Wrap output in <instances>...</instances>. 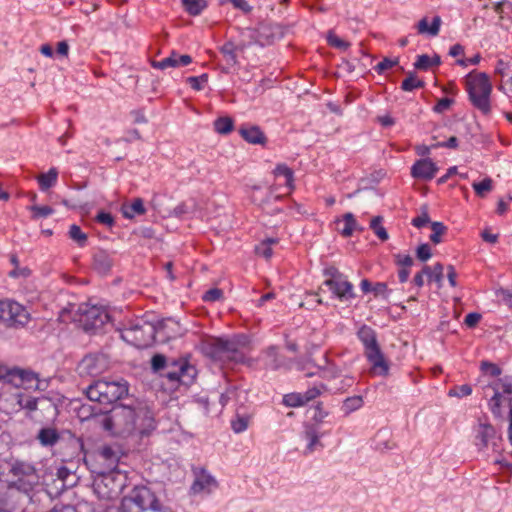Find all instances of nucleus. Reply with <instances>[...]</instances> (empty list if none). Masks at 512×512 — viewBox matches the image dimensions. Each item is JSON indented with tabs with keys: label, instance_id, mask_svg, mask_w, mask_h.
<instances>
[{
	"label": "nucleus",
	"instance_id": "1",
	"mask_svg": "<svg viewBox=\"0 0 512 512\" xmlns=\"http://www.w3.org/2000/svg\"><path fill=\"white\" fill-rule=\"evenodd\" d=\"M99 424L111 434L122 437L134 433L147 436L155 429L153 413L148 408L121 404L102 415Z\"/></svg>",
	"mask_w": 512,
	"mask_h": 512
},
{
	"label": "nucleus",
	"instance_id": "2",
	"mask_svg": "<svg viewBox=\"0 0 512 512\" xmlns=\"http://www.w3.org/2000/svg\"><path fill=\"white\" fill-rule=\"evenodd\" d=\"M151 369L160 377L166 378L172 386L189 385L196 376V368L186 360L168 358L163 354H155L151 358Z\"/></svg>",
	"mask_w": 512,
	"mask_h": 512
},
{
	"label": "nucleus",
	"instance_id": "3",
	"mask_svg": "<svg viewBox=\"0 0 512 512\" xmlns=\"http://www.w3.org/2000/svg\"><path fill=\"white\" fill-rule=\"evenodd\" d=\"M108 512H174L165 506L156 493L147 486L134 487L128 496H125L120 505Z\"/></svg>",
	"mask_w": 512,
	"mask_h": 512
},
{
	"label": "nucleus",
	"instance_id": "4",
	"mask_svg": "<svg viewBox=\"0 0 512 512\" xmlns=\"http://www.w3.org/2000/svg\"><path fill=\"white\" fill-rule=\"evenodd\" d=\"M466 91L472 105L483 115L491 113L490 95L492 84L489 76L484 72L471 71L466 76Z\"/></svg>",
	"mask_w": 512,
	"mask_h": 512
},
{
	"label": "nucleus",
	"instance_id": "5",
	"mask_svg": "<svg viewBox=\"0 0 512 512\" xmlns=\"http://www.w3.org/2000/svg\"><path fill=\"white\" fill-rule=\"evenodd\" d=\"M128 383L124 379L107 381L100 379L91 383L85 394L90 401L100 404H112L128 395Z\"/></svg>",
	"mask_w": 512,
	"mask_h": 512
},
{
	"label": "nucleus",
	"instance_id": "6",
	"mask_svg": "<svg viewBox=\"0 0 512 512\" xmlns=\"http://www.w3.org/2000/svg\"><path fill=\"white\" fill-rule=\"evenodd\" d=\"M357 336L364 346V353L371 364L373 373L387 376L389 374V363L381 351L375 330L367 325H362L357 332Z\"/></svg>",
	"mask_w": 512,
	"mask_h": 512
},
{
	"label": "nucleus",
	"instance_id": "7",
	"mask_svg": "<svg viewBox=\"0 0 512 512\" xmlns=\"http://www.w3.org/2000/svg\"><path fill=\"white\" fill-rule=\"evenodd\" d=\"M98 474L93 487L100 499L111 500L117 498L125 487V476L119 471L104 472L103 470H92Z\"/></svg>",
	"mask_w": 512,
	"mask_h": 512
},
{
	"label": "nucleus",
	"instance_id": "8",
	"mask_svg": "<svg viewBox=\"0 0 512 512\" xmlns=\"http://www.w3.org/2000/svg\"><path fill=\"white\" fill-rule=\"evenodd\" d=\"M157 334L156 326L144 320H137L124 328L121 337L131 345L143 349L150 346Z\"/></svg>",
	"mask_w": 512,
	"mask_h": 512
},
{
	"label": "nucleus",
	"instance_id": "9",
	"mask_svg": "<svg viewBox=\"0 0 512 512\" xmlns=\"http://www.w3.org/2000/svg\"><path fill=\"white\" fill-rule=\"evenodd\" d=\"M275 191L276 189L273 186L268 189L254 186L251 193V200L268 215L283 213L284 207L281 204L283 197L276 194Z\"/></svg>",
	"mask_w": 512,
	"mask_h": 512
},
{
	"label": "nucleus",
	"instance_id": "10",
	"mask_svg": "<svg viewBox=\"0 0 512 512\" xmlns=\"http://www.w3.org/2000/svg\"><path fill=\"white\" fill-rule=\"evenodd\" d=\"M29 321L24 306L12 300H0V322L8 327H22Z\"/></svg>",
	"mask_w": 512,
	"mask_h": 512
},
{
	"label": "nucleus",
	"instance_id": "11",
	"mask_svg": "<svg viewBox=\"0 0 512 512\" xmlns=\"http://www.w3.org/2000/svg\"><path fill=\"white\" fill-rule=\"evenodd\" d=\"M288 29V26L278 23H260L256 29L251 30L250 38L255 44L266 46L284 37Z\"/></svg>",
	"mask_w": 512,
	"mask_h": 512
},
{
	"label": "nucleus",
	"instance_id": "12",
	"mask_svg": "<svg viewBox=\"0 0 512 512\" xmlns=\"http://www.w3.org/2000/svg\"><path fill=\"white\" fill-rule=\"evenodd\" d=\"M79 312V322L86 332H95L101 329L110 318L103 308L97 306H81Z\"/></svg>",
	"mask_w": 512,
	"mask_h": 512
},
{
	"label": "nucleus",
	"instance_id": "13",
	"mask_svg": "<svg viewBox=\"0 0 512 512\" xmlns=\"http://www.w3.org/2000/svg\"><path fill=\"white\" fill-rule=\"evenodd\" d=\"M121 450L118 446L103 445L95 452L97 466L92 470H103L104 472L117 471L121 458Z\"/></svg>",
	"mask_w": 512,
	"mask_h": 512
},
{
	"label": "nucleus",
	"instance_id": "14",
	"mask_svg": "<svg viewBox=\"0 0 512 512\" xmlns=\"http://www.w3.org/2000/svg\"><path fill=\"white\" fill-rule=\"evenodd\" d=\"M109 368L108 358L103 354L86 355L78 364L77 371L80 376L96 377Z\"/></svg>",
	"mask_w": 512,
	"mask_h": 512
},
{
	"label": "nucleus",
	"instance_id": "15",
	"mask_svg": "<svg viewBox=\"0 0 512 512\" xmlns=\"http://www.w3.org/2000/svg\"><path fill=\"white\" fill-rule=\"evenodd\" d=\"M9 473L16 479V482L25 489L27 487L32 488L39 481L35 467L24 461H14L10 466Z\"/></svg>",
	"mask_w": 512,
	"mask_h": 512
},
{
	"label": "nucleus",
	"instance_id": "16",
	"mask_svg": "<svg viewBox=\"0 0 512 512\" xmlns=\"http://www.w3.org/2000/svg\"><path fill=\"white\" fill-rule=\"evenodd\" d=\"M211 355L214 358H228L235 362L243 359L242 353L238 350V343L232 339L214 338L210 343Z\"/></svg>",
	"mask_w": 512,
	"mask_h": 512
},
{
	"label": "nucleus",
	"instance_id": "17",
	"mask_svg": "<svg viewBox=\"0 0 512 512\" xmlns=\"http://www.w3.org/2000/svg\"><path fill=\"white\" fill-rule=\"evenodd\" d=\"M323 284L341 302H347L356 297L352 283L345 276L338 280H325Z\"/></svg>",
	"mask_w": 512,
	"mask_h": 512
},
{
	"label": "nucleus",
	"instance_id": "18",
	"mask_svg": "<svg viewBox=\"0 0 512 512\" xmlns=\"http://www.w3.org/2000/svg\"><path fill=\"white\" fill-rule=\"evenodd\" d=\"M114 263L113 253L107 250L97 249L92 255V269L100 276L108 275Z\"/></svg>",
	"mask_w": 512,
	"mask_h": 512
},
{
	"label": "nucleus",
	"instance_id": "19",
	"mask_svg": "<svg viewBox=\"0 0 512 512\" xmlns=\"http://www.w3.org/2000/svg\"><path fill=\"white\" fill-rule=\"evenodd\" d=\"M192 63V57L187 54L180 55L173 50L170 55L160 61H151V66L155 69L165 70L170 67L187 66Z\"/></svg>",
	"mask_w": 512,
	"mask_h": 512
},
{
	"label": "nucleus",
	"instance_id": "20",
	"mask_svg": "<svg viewBox=\"0 0 512 512\" xmlns=\"http://www.w3.org/2000/svg\"><path fill=\"white\" fill-rule=\"evenodd\" d=\"M438 168L436 164L429 158L420 159L414 163L411 168V175L414 178L422 180H431L434 178Z\"/></svg>",
	"mask_w": 512,
	"mask_h": 512
},
{
	"label": "nucleus",
	"instance_id": "21",
	"mask_svg": "<svg viewBox=\"0 0 512 512\" xmlns=\"http://www.w3.org/2000/svg\"><path fill=\"white\" fill-rule=\"evenodd\" d=\"M239 134L241 137L248 143L253 145H265L267 142V137L260 129L259 126L256 125H242L239 130Z\"/></svg>",
	"mask_w": 512,
	"mask_h": 512
},
{
	"label": "nucleus",
	"instance_id": "22",
	"mask_svg": "<svg viewBox=\"0 0 512 512\" xmlns=\"http://www.w3.org/2000/svg\"><path fill=\"white\" fill-rule=\"evenodd\" d=\"M495 437V429L491 424L480 423L475 428V445L479 450H483L488 447L491 439Z\"/></svg>",
	"mask_w": 512,
	"mask_h": 512
},
{
	"label": "nucleus",
	"instance_id": "23",
	"mask_svg": "<svg viewBox=\"0 0 512 512\" xmlns=\"http://www.w3.org/2000/svg\"><path fill=\"white\" fill-rule=\"evenodd\" d=\"M219 50L227 64V67H222L221 71L227 74L229 73L230 66L238 64V47H236V44L233 41H227L219 48Z\"/></svg>",
	"mask_w": 512,
	"mask_h": 512
},
{
	"label": "nucleus",
	"instance_id": "24",
	"mask_svg": "<svg viewBox=\"0 0 512 512\" xmlns=\"http://www.w3.org/2000/svg\"><path fill=\"white\" fill-rule=\"evenodd\" d=\"M442 20L440 16H434L431 24L427 17H423L416 25L419 34L435 37L439 34Z\"/></svg>",
	"mask_w": 512,
	"mask_h": 512
},
{
	"label": "nucleus",
	"instance_id": "25",
	"mask_svg": "<svg viewBox=\"0 0 512 512\" xmlns=\"http://www.w3.org/2000/svg\"><path fill=\"white\" fill-rule=\"evenodd\" d=\"M216 485L215 479L202 469L197 475L196 479L191 487L194 493L203 491L210 492L211 488Z\"/></svg>",
	"mask_w": 512,
	"mask_h": 512
},
{
	"label": "nucleus",
	"instance_id": "26",
	"mask_svg": "<svg viewBox=\"0 0 512 512\" xmlns=\"http://www.w3.org/2000/svg\"><path fill=\"white\" fill-rule=\"evenodd\" d=\"M156 329L157 333H163L167 339L175 338L181 333L179 323L172 318L162 320Z\"/></svg>",
	"mask_w": 512,
	"mask_h": 512
},
{
	"label": "nucleus",
	"instance_id": "27",
	"mask_svg": "<svg viewBox=\"0 0 512 512\" xmlns=\"http://www.w3.org/2000/svg\"><path fill=\"white\" fill-rule=\"evenodd\" d=\"M58 179V170L55 167L49 169L47 173H41L37 176L39 187L42 191H47L53 187Z\"/></svg>",
	"mask_w": 512,
	"mask_h": 512
},
{
	"label": "nucleus",
	"instance_id": "28",
	"mask_svg": "<svg viewBox=\"0 0 512 512\" xmlns=\"http://www.w3.org/2000/svg\"><path fill=\"white\" fill-rule=\"evenodd\" d=\"M495 12L499 15L501 26H505V21H512V3L506 0L497 2L494 5Z\"/></svg>",
	"mask_w": 512,
	"mask_h": 512
},
{
	"label": "nucleus",
	"instance_id": "29",
	"mask_svg": "<svg viewBox=\"0 0 512 512\" xmlns=\"http://www.w3.org/2000/svg\"><path fill=\"white\" fill-rule=\"evenodd\" d=\"M273 174L276 177L283 176L285 178V186L289 189V191L294 189V172L286 164H277L273 170Z\"/></svg>",
	"mask_w": 512,
	"mask_h": 512
},
{
	"label": "nucleus",
	"instance_id": "30",
	"mask_svg": "<svg viewBox=\"0 0 512 512\" xmlns=\"http://www.w3.org/2000/svg\"><path fill=\"white\" fill-rule=\"evenodd\" d=\"M343 227L337 228L338 231L341 233L344 237H350L355 229H357V221L354 217V215L350 212L343 215ZM336 223L339 225L341 223V220H337Z\"/></svg>",
	"mask_w": 512,
	"mask_h": 512
},
{
	"label": "nucleus",
	"instance_id": "31",
	"mask_svg": "<svg viewBox=\"0 0 512 512\" xmlns=\"http://www.w3.org/2000/svg\"><path fill=\"white\" fill-rule=\"evenodd\" d=\"M188 14L198 16L208 6L206 0H181Z\"/></svg>",
	"mask_w": 512,
	"mask_h": 512
},
{
	"label": "nucleus",
	"instance_id": "32",
	"mask_svg": "<svg viewBox=\"0 0 512 512\" xmlns=\"http://www.w3.org/2000/svg\"><path fill=\"white\" fill-rule=\"evenodd\" d=\"M37 439L43 446H52L59 440V434L53 428H43L39 431Z\"/></svg>",
	"mask_w": 512,
	"mask_h": 512
},
{
	"label": "nucleus",
	"instance_id": "33",
	"mask_svg": "<svg viewBox=\"0 0 512 512\" xmlns=\"http://www.w3.org/2000/svg\"><path fill=\"white\" fill-rule=\"evenodd\" d=\"M305 439L308 441L306 451L308 453H312L317 446H322L319 440V434L315 427L313 426H307L305 433H304Z\"/></svg>",
	"mask_w": 512,
	"mask_h": 512
},
{
	"label": "nucleus",
	"instance_id": "34",
	"mask_svg": "<svg viewBox=\"0 0 512 512\" xmlns=\"http://www.w3.org/2000/svg\"><path fill=\"white\" fill-rule=\"evenodd\" d=\"M364 404L362 396L355 395L352 397H348L343 401L342 411L345 415H349L350 413L360 409Z\"/></svg>",
	"mask_w": 512,
	"mask_h": 512
},
{
	"label": "nucleus",
	"instance_id": "35",
	"mask_svg": "<svg viewBox=\"0 0 512 512\" xmlns=\"http://www.w3.org/2000/svg\"><path fill=\"white\" fill-rule=\"evenodd\" d=\"M504 396L499 391V388H494V394L489 401V408L495 417L502 416V401Z\"/></svg>",
	"mask_w": 512,
	"mask_h": 512
},
{
	"label": "nucleus",
	"instance_id": "36",
	"mask_svg": "<svg viewBox=\"0 0 512 512\" xmlns=\"http://www.w3.org/2000/svg\"><path fill=\"white\" fill-rule=\"evenodd\" d=\"M382 222V216H375L370 221V228L381 241H387L389 239V235L386 229L383 227Z\"/></svg>",
	"mask_w": 512,
	"mask_h": 512
},
{
	"label": "nucleus",
	"instance_id": "37",
	"mask_svg": "<svg viewBox=\"0 0 512 512\" xmlns=\"http://www.w3.org/2000/svg\"><path fill=\"white\" fill-rule=\"evenodd\" d=\"M234 121L231 117H220L214 121V129L219 134H228L233 130Z\"/></svg>",
	"mask_w": 512,
	"mask_h": 512
},
{
	"label": "nucleus",
	"instance_id": "38",
	"mask_svg": "<svg viewBox=\"0 0 512 512\" xmlns=\"http://www.w3.org/2000/svg\"><path fill=\"white\" fill-rule=\"evenodd\" d=\"M424 85V81L417 79L413 72H408V76L402 81L401 89L410 92L417 88H423Z\"/></svg>",
	"mask_w": 512,
	"mask_h": 512
},
{
	"label": "nucleus",
	"instance_id": "39",
	"mask_svg": "<svg viewBox=\"0 0 512 512\" xmlns=\"http://www.w3.org/2000/svg\"><path fill=\"white\" fill-rule=\"evenodd\" d=\"M278 242L277 239L267 238L262 241L259 245L255 247V252L257 255L262 256L265 259H270L272 256V244H276Z\"/></svg>",
	"mask_w": 512,
	"mask_h": 512
},
{
	"label": "nucleus",
	"instance_id": "40",
	"mask_svg": "<svg viewBox=\"0 0 512 512\" xmlns=\"http://www.w3.org/2000/svg\"><path fill=\"white\" fill-rule=\"evenodd\" d=\"M472 187L477 196L484 198L492 190V179L487 177L481 182H474Z\"/></svg>",
	"mask_w": 512,
	"mask_h": 512
},
{
	"label": "nucleus",
	"instance_id": "41",
	"mask_svg": "<svg viewBox=\"0 0 512 512\" xmlns=\"http://www.w3.org/2000/svg\"><path fill=\"white\" fill-rule=\"evenodd\" d=\"M69 237L75 241L80 247H83L86 245L87 242V234L82 232L81 228L73 224L69 228Z\"/></svg>",
	"mask_w": 512,
	"mask_h": 512
},
{
	"label": "nucleus",
	"instance_id": "42",
	"mask_svg": "<svg viewBox=\"0 0 512 512\" xmlns=\"http://www.w3.org/2000/svg\"><path fill=\"white\" fill-rule=\"evenodd\" d=\"M432 234L430 235V240L434 244H438L441 242V235L447 231V227L442 222H431Z\"/></svg>",
	"mask_w": 512,
	"mask_h": 512
},
{
	"label": "nucleus",
	"instance_id": "43",
	"mask_svg": "<svg viewBox=\"0 0 512 512\" xmlns=\"http://www.w3.org/2000/svg\"><path fill=\"white\" fill-rule=\"evenodd\" d=\"M130 210L131 211H128V210L123 211L124 217L133 218L134 214H139V215L144 214L146 210L144 207L143 200L141 198L135 199L130 206Z\"/></svg>",
	"mask_w": 512,
	"mask_h": 512
},
{
	"label": "nucleus",
	"instance_id": "44",
	"mask_svg": "<svg viewBox=\"0 0 512 512\" xmlns=\"http://www.w3.org/2000/svg\"><path fill=\"white\" fill-rule=\"evenodd\" d=\"M14 375H16L20 378L22 384L23 383H32L33 381L38 380L37 374L32 371H28V370L15 369L9 373V376H14Z\"/></svg>",
	"mask_w": 512,
	"mask_h": 512
},
{
	"label": "nucleus",
	"instance_id": "45",
	"mask_svg": "<svg viewBox=\"0 0 512 512\" xmlns=\"http://www.w3.org/2000/svg\"><path fill=\"white\" fill-rule=\"evenodd\" d=\"M208 78V74L204 73L200 76H190L186 79V82L192 89L201 91L203 89V84L208 82Z\"/></svg>",
	"mask_w": 512,
	"mask_h": 512
},
{
	"label": "nucleus",
	"instance_id": "46",
	"mask_svg": "<svg viewBox=\"0 0 512 512\" xmlns=\"http://www.w3.org/2000/svg\"><path fill=\"white\" fill-rule=\"evenodd\" d=\"M29 209L32 211V218L35 220L46 218L54 212V210L49 206L32 205L29 207Z\"/></svg>",
	"mask_w": 512,
	"mask_h": 512
},
{
	"label": "nucleus",
	"instance_id": "47",
	"mask_svg": "<svg viewBox=\"0 0 512 512\" xmlns=\"http://www.w3.org/2000/svg\"><path fill=\"white\" fill-rule=\"evenodd\" d=\"M283 402L289 407H298L305 404L302 393H291L284 396Z\"/></svg>",
	"mask_w": 512,
	"mask_h": 512
},
{
	"label": "nucleus",
	"instance_id": "48",
	"mask_svg": "<svg viewBox=\"0 0 512 512\" xmlns=\"http://www.w3.org/2000/svg\"><path fill=\"white\" fill-rule=\"evenodd\" d=\"M494 388H499V391L501 392L502 395H504V394L511 395L512 394V381L508 377L499 379L498 381H496L493 384V389Z\"/></svg>",
	"mask_w": 512,
	"mask_h": 512
},
{
	"label": "nucleus",
	"instance_id": "49",
	"mask_svg": "<svg viewBox=\"0 0 512 512\" xmlns=\"http://www.w3.org/2000/svg\"><path fill=\"white\" fill-rule=\"evenodd\" d=\"M327 41L329 45L342 50H346L350 46L348 42L342 40L331 31L327 35Z\"/></svg>",
	"mask_w": 512,
	"mask_h": 512
},
{
	"label": "nucleus",
	"instance_id": "50",
	"mask_svg": "<svg viewBox=\"0 0 512 512\" xmlns=\"http://www.w3.org/2000/svg\"><path fill=\"white\" fill-rule=\"evenodd\" d=\"M399 60L398 58L390 59V58H384L381 62H379L375 66V70L378 74L384 73L386 70L398 65Z\"/></svg>",
	"mask_w": 512,
	"mask_h": 512
},
{
	"label": "nucleus",
	"instance_id": "51",
	"mask_svg": "<svg viewBox=\"0 0 512 512\" xmlns=\"http://www.w3.org/2000/svg\"><path fill=\"white\" fill-rule=\"evenodd\" d=\"M416 256L422 262L428 261L432 256L431 248H430L429 244L423 243V244L419 245L416 250Z\"/></svg>",
	"mask_w": 512,
	"mask_h": 512
},
{
	"label": "nucleus",
	"instance_id": "52",
	"mask_svg": "<svg viewBox=\"0 0 512 512\" xmlns=\"http://www.w3.org/2000/svg\"><path fill=\"white\" fill-rule=\"evenodd\" d=\"M231 427L235 433H241L245 431L248 427V418L238 416L236 419L231 421Z\"/></svg>",
	"mask_w": 512,
	"mask_h": 512
},
{
	"label": "nucleus",
	"instance_id": "53",
	"mask_svg": "<svg viewBox=\"0 0 512 512\" xmlns=\"http://www.w3.org/2000/svg\"><path fill=\"white\" fill-rule=\"evenodd\" d=\"M414 68L421 71L429 70L431 68L430 56L427 54L419 55L414 63Z\"/></svg>",
	"mask_w": 512,
	"mask_h": 512
},
{
	"label": "nucleus",
	"instance_id": "54",
	"mask_svg": "<svg viewBox=\"0 0 512 512\" xmlns=\"http://www.w3.org/2000/svg\"><path fill=\"white\" fill-rule=\"evenodd\" d=\"M223 297V291L219 288H211L206 291L202 299L206 302H215Z\"/></svg>",
	"mask_w": 512,
	"mask_h": 512
},
{
	"label": "nucleus",
	"instance_id": "55",
	"mask_svg": "<svg viewBox=\"0 0 512 512\" xmlns=\"http://www.w3.org/2000/svg\"><path fill=\"white\" fill-rule=\"evenodd\" d=\"M472 393V388L468 384H463L461 386L454 387L451 389L448 393L449 396H457V397H464L468 396Z\"/></svg>",
	"mask_w": 512,
	"mask_h": 512
},
{
	"label": "nucleus",
	"instance_id": "56",
	"mask_svg": "<svg viewBox=\"0 0 512 512\" xmlns=\"http://www.w3.org/2000/svg\"><path fill=\"white\" fill-rule=\"evenodd\" d=\"M394 259L395 263L401 266V268L409 269L414 263V260L410 255L395 254Z\"/></svg>",
	"mask_w": 512,
	"mask_h": 512
},
{
	"label": "nucleus",
	"instance_id": "57",
	"mask_svg": "<svg viewBox=\"0 0 512 512\" xmlns=\"http://www.w3.org/2000/svg\"><path fill=\"white\" fill-rule=\"evenodd\" d=\"M454 103V100L451 98H442L440 99L437 104L433 107V111L436 113H444L447 111L451 105Z\"/></svg>",
	"mask_w": 512,
	"mask_h": 512
},
{
	"label": "nucleus",
	"instance_id": "58",
	"mask_svg": "<svg viewBox=\"0 0 512 512\" xmlns=\"http://www.w3.org/2000/svg\"><path fill=\"white\" fill-rule=\"evenodd\" d=\"M325 388L324 385H321L320 387L314 386L310 389H308L305 393H302L303 400L305 404L316 397H318L321 394V389Z\"/></svg>",
	"mask_w": 512,
	"mask_h": 512
},
{
	"label": "nucleus",
	"instance_id": "59",
	"mask_svg": "<svg viewBox=\"0 0 512 512\" xmlns=\"http://www.w3.org/2000/svg\"><path fill=\"white\" fill-rule=\"evenodd\" d=\"M511 67V61L510 60H504L502 58L498 59L496 67H495V74L500 76H505L506 71L510 69Z\"/></svg>",
	"mask_w": 512,
	"mask_h": 512
},
{
	"label": "nucleus",
	"instance_id": "60",
	"mask_svg": "<svg viewBox=\"0 0 512 512\" xmlns=\"http://www.w3.org/2000/svg\"><path fill=\"white\" fill-rule=\"evenodd\" d=\"M429 222H430V218H429L427 209L425 208L424 211L421 213V215L415 217L412 220V225L417 227V228H422L423 226H425Z\"/></svg>",
	"mask_w": 512,
	"mask_h": 512
},
{
	"label": "nucleus",
	"instance_id": "61",
	"mask_svg": "<svg viewBox=\"0 0 512 512\" xmlns=\"http://www.w3.org/2000/svg\"><path fill=\"white\" fill-rule=\"evenodd\" d=\"M443 271H444V267L441 263H436L434 266H433V269H432V278L430 280H433L435 281L437 284L441 285V282L443 280Z\"/></svg>",
	"mask_w": 512,
	"mask_h": 512
},
{
	"label": "nucleus",
	"instance_id": "62",
	"mask_svg": "<svg viewBox=\"0 0 512 512\" xmlns=\"http://www.w3.org/2000/svg\"><path fill=\"white\" fill-rule=\"evenodd\" d=\"M481 368L483 371L489 373L491 376L494 377L499 376L501 374V369L496 364L490 362H482Z\"/></svg>",
	"mask_w": 512,
	"mask_h": 512
},
{
	"label": "nucleus",
	"instance_id": "63",
	"mask_svg": "<svg viewBox=\"0 0 512 512\" xmlns=\"http://www.w3.org/2000/svg\"><path fill=\"white\" fill-rule=\"evenodd\" d=\"M481 317L482 316L479 313H476V312L469 313L466 315L464 323L469 328H473L479 323V321L481 320Z\"/></svg>",
	"mask_w": 512,
	"mask_h": 512
},
{
	"label": "nucleus",
	"instance_id": "64",
	"mask_svg": "<svg viewBox=\"0 0 512 512\" xmlns=\"http://www.w3.org/2000/svg\"><path fill=\"white\" fill-rule=\"evenodd\" d=\"M324 275L327 276L328 278L326 280H338L342 277H344V275L339 272V270L333 266L331 267H328L324 270Z\"/></svg>",
	"mask_w": 512,
	"mask_h": 512
}]
</instances>
